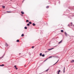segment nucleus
<instances>
[{
  "mask_svg": "<svg viewBox=\"0 0 74 74\" xmlns=\"http://www.w3.org/2000/svg\"><path fill=\"white\" fill-rule=\"evenodd\" d=\"M5 6H2V8H5Z\"/></svg>",
  "mask_w": 74,
  "mask_h": 74,
  "instance_id": "ddd939ff",
  "label": "nucleus"
},
{
  "mask_svg": "<svg viewBox=\"0 0 74 74\" xmlns=\"http://www.w3.org/2000/svg\"><path fill=\"white\" fill-rule=\"evenodd\" d=\"M29 24H32V23L31 22H29Z\"/></svg>",
  "mask_w": 74,
  "mask_h": 74,
  "instance_id": "5701e85b",
  "label": "nucleus"
},
{
  "mask_svg": "<svg viewBox=\"0 0 74 74\" xmlns=\"http://www.w3.org/2000/svg\"><path fill=\"white\" fill-rule=\"evenodd\" d=\"M58 61H59V60H58L57 62L56 63H55V64H56V63H58Z\"/></svg>",
  "mask_w": 74,
  "mask_h": 74,
  "instance_id": "b1692460",
  "label": "nucleus"
},
{
  "mask_svg": "<svg viewBox=\"0 0 74 74\" xmlns=\"http://www.w3.org/2000/svg\"><path fill=\"white\" fill-rule=\"evenodd\" d=\"M5 45L6 47H8V44H7V43H6Z\"/></svg>",
  "mask_w": 74,
  "mask_h": 74,
  "instance_id": "7ed1b4c3",
  "label": "nucleus"
},
{
  "mask_svg": "<svg viewBox=\"0 0 74 74\" xmlns=\"http://www.w3.org/2000/svg\"><path fill=\"white\" fill-rule=\"evenodd\" d=\"M32 25L34 26H36V24H35L34 23H33L32 24Z\"/></svg>",
  "mask_w": 74,
  "mask_h": 74,
  "instance_id": "0eeeda50",
  "label": "nucleus"
},
{
  "mask_svg": "<svg viewBox=\"0 0 74 74\" xmlns=\"http://www.w3.org/2000/svg\"><path fill=\"white\" fill-rule=\"evenodd\" d=\"M48 59V58H47L46 60H47Z\"/></svg>",
  "mask_w": 74,
  "mask_h": 74,
  "instance_id": "2f4dec72",
  "label": "nucleus"
},
{
  "mask_svg": "<svg viewBox=\"0 0 74 74\" xmlns=\"http://www.w3.org/2000/svg\"><path fill=\"white\" fill-rule=\"evenodd\" d=\"M65 36H67V34L66 32H65Z\"/></svg>",
  "mask_w": 74,
  "mask_h": 74,
  "instance_id": "1a4fd4ad",
  "label": "nucleus"
},
{
  "mask_svg": "<svg viewBox=\"0 0 74 74\" xmlns=\"http://www.w3.org/2000/svg\"><path fill=\"white\" fill-rule=\"evenodd\" d=\"M51 58V57H49V58Z\"/></svg>",
  "mask_w": 74,
  "mask_h": 74,
  "instance_id": "c85d7f7f",
  "label": "nucleus"
},
{
  "mask_svg": "<svg viewBox=\"0 0 74 74\" xmlns=\"http://www.w3.org/2000/svg\"><path fill=\"white\" fill-rule=\"evenodd\" d=\"M68 26H70V25H68Z\"/></svg>",
  "mask_w": 74,
  "mask_h": 74,
  "instance_id": "c756f323",
  "label": "nucleus"
},
{
  "mask_svg": "<svg viewBox=\"0 0 74 74\" xmlns=\"http://www.w3.org/2000/svg\"><path fill=\"white\" fill-rule=\"evenodd\" d=\"M26 22H29V20H27L26 21Z\"/></svg>",
  "mask_w": 74,
  "mask_h": 74,
  "instance_id": "aec40b11",
  "label": "nucleus"
},
{
  "mask_svg": "<svg viewBox=\"0 0 74 74\" xmlns=\"http://www.w3.org/2000/svg\"><path fill=\"white\" fill-rule=\"evenodd\" d=\"M21 13L22 14H24V12L22 11L21 12Z\"/></svg>",
  "mask_w": 74,
  "mask_h": 74,
  "instance_id": "f8f14e48",
  "label": "nucleus"
},
{
  "mask_svg": "<svg viewBox=\"0 0 74 74\" xmlns=\"http://www.w3.org/2000/svg\"><path fill=\"white\" fill-rule=\"evenodd\" d=\"M34 48V46H32V48Z\"/></svg>",
  "mask_w": 74,
  "mask_h": 74,
  "instance_id": "393cba45",
  "label": "nucleus"
},
{
  "mask_svg": "<svg viewBox=\"0 0 74 74\" xmlns=\"http://www.w3.org/2000/svg\"><path fill=\"white\" fill-rule=\"evenodd\" d=\"M47 52H48V51H46L45 52V53Z\"/></svg>",
  "mask_w": 74,
  "mask_h": 74,
  "instance_id": "cd10ccee",
  "label": "nucleus"
},
{
  "mask_svg": "<svg viewBox=\"0 0 74 74\" xmlns=\"http://www.w3.org/2000/svg\"><path fill=\"white\" fill-rule=\"evenodd\" d=\"M42 57H44V56H45V54H43L42 55Z\"/></svg>",
  "mask_w": 74,
  "mask_h": 74,
  "instance_id": "9b49d317",
  "label": "nucleus"
},
{
  "mask_svg": "<svg viewBox=\"0 0 74 74\" xmlns=\"http://www.w3.org/2000/svg\"><path fill=\"white\" fill-rule=\"evenodd\" d=\"M71 63H73V62H74V60H72L71 61Z\"/></svg>",
  "mask_w": 74,
  "mask_h": 74,
  "instance_id": "4468645a",
  "label": "nucleus"
},
{
  "mask_svg": "<svg viewBox=\"0 0 74 74\" xmlns=\"http://www.w3.org/2000/svg\"><path fill=\"white\" fill-rule=\"evenodd\" d=\"M25 66H26L25 65Z\"/></svg>",
  "mask_w": 74,
  "mask_h": 74,
  "instance_id": "72a5a7b5",
  "label": "nucleus"
},
{
  "mask_svg": "<svg viewBox=\"0 0 74 74\" xmlns=\"http://www.w3.org/2000/svg\"><path fill=\"white\" fill-rule=\"evenodd\" d=\"M71 26H74L73 25H71Z\"/></svg>",
  "mask_w": 74,
  "mask_h": 74,
  "instance_id": "bb28decb",
  "label": "nucleus"
},
{
  "mask_svg": "<svg viewBox=\"0 0 74 74\" xmlns=\"http://www.w3.org/2000/svg\"><path fill=\"white\" fill-rule=\"evenodd\" d=\"M24 1H25V0H23V2Z\"/></svg>",
  "mask_w": 74,
  "mask_h": 74,
  "instance_id": "473e14b6",
  "label": "nucleus"
},
{
  "mask_svg": "<svg viewBox=\"0 0 74 74\" xmlns=\"http://www.w3.org/2000/svg\"><path fill=\"white\" fill-rule=\"evenodd\" d=\"M63 30H61V32H62V33H63Z\"/></svg>",
  "mask_w": 74,
  "mask_h": 74,
  "instance_id": "dca6fc26",
  "label": "nucleus"
},
{
  "mask_svg": "<svg viewBox=\"0 0 74 74\" xmlns=\"http://www.w3.org/2000/svg\"><path fill=\"white\" fill-rule=\"evenodd\" d=\"M23 36H24V34H22L21 35V36H22V37H23Z\"/></svg>",
  "mask_w": 74,
  "mask_h": 74,
  "instance_id": "2eb2a0df",
  "label": "nucleus"
},
{
  "mask_svg": "<svg viewBox=\"0 0 74 74\" xmlns=\"http://www.w3.org/2000/svg\"><path fill=\"white\" fill-rule=\"evenodd\" d=\"M0 66H4V64H2V65H0Z\"/></svg>",
  "mask_w": 74,
  "mask_h": 74,
  "instance_id": "6e6552de",
  "label": "nucleus"
},
{
  "mask_svg": "<svg viewBox=\"0 0 74 74\" xmlns=\"http://www.w3.org/2000/svg\"><path fill=\"white\" fill-rule=\"evenodd\" d=\"M65 72V67H64V69L63 73H64Z\"/></svg>",
  "mask_w": 74,
  "mask_h": 74,
  "instance_id": "39448f33",
  "label": "nucleus"
},
{
  "mask_svg": "<svg viewBox=\"0 0 74 74\" xmlns=\"http://www.w3.org/2000/svg\"><path fill=\"white\" fill-rule=\"evenodd\" d=\"M14 67L15 68L16 70H18V68L16 67V66L15 65Z\"/></svg>",
  "mask_w": 74,
  "mask_h": 74,
  "instance_id": "f257e3e1",
  "label": "nucleus"
},
{
  "mask_svg": "<svg viewBox=\"0 0 74 74\" xmlns=\"http://www.w3.org/2000/svg\"><path fill=\"white\" fill-rule=\"evenodd\" d=\"M71 24H73V23H71Z\"/></svg>",
  "mask_w": 74,
  "mask_h": 74,
  "instance_id": "7c9ffc66",
  "label": "nucleus"
},
{
  "mask_svg": "<svg viewBox=\"0 0 74 74\" xmlns=\"http://www.w3.org/2000/svg\"><path fill=\"white\" fill-rule=\"evenodd\" d=\"M25 29H27V27H25Z\"/></svg>",
  "mask_w": 74,
  "mask_h": 74,
  "instance_id": "412c9836",
  "label": "nucleus"
},
{
  "mask_svg": "<svg viewBox=\"0 0 74 74\" xmlns=\"http://www.w3.org/2000/svg\"><path fill=\"white\" fill-rule=\"evenodd\" d=\"M7 12H10H10L7 11Z\"/></svg>",
  "mask_w": 74,
  "mask_h": 74,
  "instance_id": "a878e982",
  "label": "nucleus"
},
{
  "mask_svg": "<svg viewBox=\"0 0 74 74\" xmlns=\"http://www.w3.org/2000/svg\"><path fill=\"white\" fill-rule=\"evenodd\" d=\"M47 8H49V6H47L46 7Z\"/></svg>",
  "mask_w": 74,
  "mask_h": 74,
  "instance_id": "4be33fe9",
  "label": "nucleus"
},
{
  "mask_svg": "<svg viewBox=\"0 0 74 74\" xmlns=\"http://www.w3.org/2000/svg\"><path fill=\"white\" fill-rule=\"evenodd\" d=\"M27 25L28 26H30V24L28 23L27 24Z\"/></svg>",
  "mask_w": 74,
  "mask_h": 74,
  "instance_id": "f3484780",
  "label": "nucleus"
},
{
  "mask_svg": "<svg viewBox=\"0 0 74 74\" xmlns=\"http://www.w3.org/2000/svg\"><path fill=\"white\" fill-rule=\"evenodd\" d=\"M62 42V40L60 42H59L58 44H60Z\"/></svg>",
  "mask_w": 74,
  "mask_h": 74,
  "instance_id": "9d476101",
  "label": "nucleus"
},
{
  "mask_svg": "<svg viewBox=\"0 0 74 74\" xmlns=\"http://www.w3.org/2000/svg\"><path fill=\"white\" fill-rule=\"evenodd\" d=\"M16 41L17 42H19V40H16Z\"/></svg>",
  "mask_w": 74,
  "mask_h": 74,
  "instance_id": "a211bd4d",
  "label": "nucleus"
},
{
  "mask_svg": "<svg viewBox=\"0 0 74 74\" xmlns=\"http://www.w3.org/2000/svg\"><path fill=\"white\" fill-rule=\"evenodd\" d=\"M49 69H47V70H46L45 71V72H47L48 71V70H49Z\"/></svg>",
  "mask_w": 74,
  "mask_h": 74,
  "instance_id": "20e7f679",
  "label": "nucleus"
},
{
  "mask_svg": "<svg viewBox=\"0 0 74 74\" xmlns=\"http://www.w3.org/2000/svg\"><path fill=\"white\" fill-rule=\"evenodd\" d=\"M40 56H42V53H40Z\"/></svg>",
  "mask_w": 74,
  "mask_h": 74,
  "instance_id": "6ab92c4d",
  "label": "nucleus"
},
{
  "mask_svg": "<svg viewBox=\"0 0 74 74\" xmlns=\"http://www.w3.org/2000/svg\"><path fill=\"white\" fill-rule=\"evenodd\" d=\"M53 48H51L50 49H48V50H49V51H50V50H52V49H53Z\"/></svg>",
  "mask_w": 74,
  "mask_h": 74,
  "instance_id": "f03ea898",
  "label": "nucleus"
},
{
  "mask_svg": "<svg viewBox=\"0 0 74 74\" xmlns=\"http://www.w3.org/2000/svg\"><path fill=\"white\" fill-rule=\"evenodd\" d=\"M60 70H59L58 71V73L57 74H59V73H60Z\"/></svg>",
  "mask_w": 74,
  "mask_h": 74,
  "instance_id": "423d86ee",
  "label": "nucleus"
}]
</instances>
